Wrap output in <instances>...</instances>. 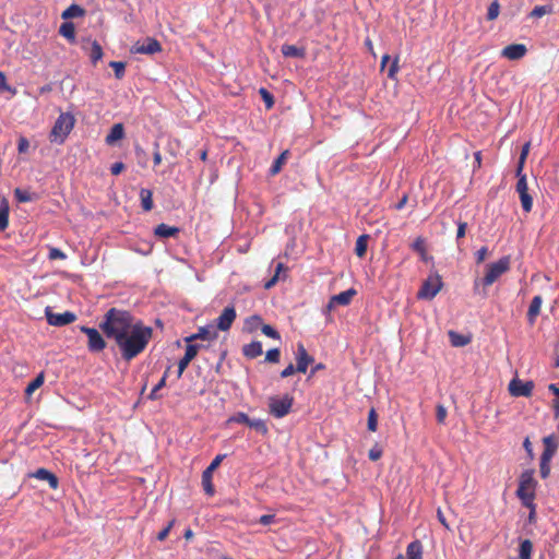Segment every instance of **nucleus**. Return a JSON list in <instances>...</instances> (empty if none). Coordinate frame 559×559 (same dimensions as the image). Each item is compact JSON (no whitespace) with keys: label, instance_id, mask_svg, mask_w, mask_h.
<instances>
[{"label":"nucleus","instance_id":"obj_1","mask_svg":"<svg viewBox=\"0 0 559 559\" xmlns=\"http://www.w3.org/2000/svg\"><path fill=\"white\" fill-rule=\"evenodd\" d=\"M153 335V329L144 325L142 321H136L129 333L122 334L116 344L120 349L121 357L130 361L139 356L147 346Z\"/></svg>","mask_w":559,"mask_h":559},{"label":"nucleus","instance_id":"obj_2","mask_svg":"<svg viewBox=\"0 0 559 559\" xmlns=\"http://www.w3.org/2000/svg\"><path fill=\"white\" fill-rule=\"evenodd\" d=\"M133 317L127 310L110 308L104 316L99 329L108 338L118 340L122 334L129 333L134 326Z\"/></svg>","mask_w":559,"mask_h":559},{"label":"nucleus","instance_id":"obj_3","mask_svg":"<svg viewBox=\"0 0 559 559\" xmlns=\"http://www.w3.org/2000/svg\"><path fill=\"white\" fill-rule=\"evenodd\" d=\"M510 269V257L506 255L498 261L489 263L485 266V275L483 278H476L474 282L475 288L481 284L484 287L491 286L502 274Z\"/></svg>","mask_w":559,"mask_h":559},{"label":"nucleus","instance_id":"obj_4","mask_svg":"<svg viewBox=\"0 0 559 559\" xmlns=\"http://www.w3.org/2000/svg\"><path fill=\"white\" fill-rule=\"evenodd\" d=\"M75 124V118L71 112H61L55 121L49 133V140L62 144Z\"/></svg>","mask_w":559,"mask_h":559},{"label":"nucleus","instance_id":"obj_5","mask_svg":"<svg viewBox=\"0 0 559 559\" xmlns=\"http://www.w3.org/2000/svg\"><path fill=\"white\" fill-rule=\"evenodd\" d=\"M537 480L534 478V469H525L519 478V487L516 489V497L520 500L535 499V491Z\"/></svg>","mask_w":559,"mask_h":559},{"label":"nucleus","instance_id":"obj_6","mask_svg":"<svg viewBox=\"0 0 559 559\" xmlns=\"http://www.w3.org/2000/svg\"><path fill=\"white\" fill-rule=\"evenodd\" d=\"M294 404V397L290 394H285L282 397L272 396L269 399V411L275 418H283L289 414Z\"/></svg>","mask_w":559,"mask_h":559},{"label":"nucleus","instance_id":"obj_7","mask_svg":"<svg viewBox=\"0 0 559 559\" xmlns=\"http://www.w3.org/2000/svg\"><path fill=\"white\" fill-rule=\"evenodd\" d=\"M516 176L519 177L515 190L520 195L522 209L524 212L528 213L533 207V199L528 194L526 176L522 174V166L519 165L516 169Z\"/></svg>","mask_w":559,"mask_h":559},{"label":"nucleus","instance_id":"obj_8","mask_svg":"<svg viewBox=\"0 0 559 559\" xmlns=\"http://www.w3.org/2000/svg\"><path fill=\"white\" fill-rule=\"evenodd\" d=\"M442 280L438 274L430 275L423 283L421 287L417 293V298L419 299H432L442 288Z\"/></svg>","mask_w":559,"mask_h":559},{"label":"nucleus","instance_id":"obj_9","mask_svg":"<svg viewBox=\"0 0 559 559\" xmlns=\"http://www.w3.org/2000/svg\"><path fill=\"white\" fill-rule=\"evenodd\" d=\"M225 456L226 454L216 455L215 459L211 462V464L202 473V487L205 493L210 497L214 496L215 493V488L212 483L214 471L219 466Z\"/></svg>","mask_w":559,"mask_h":559},{"label":"nucleus","instance_id":"obj_10","mask_svg":"<svg viewBox=\"0 0 559 559\" xmlns=\"http://www.w3.org/2000/svg\"><path fill=\"white\" fill-rule=\"evenodd\" d=\"M80 331L88 338L87 348L90 352L98 353L105 349L106 342L97 329L82 325L80 326Z\"/></svg>","mask_w":559,"mask_h":559},{"label":"nucleus","instance_id":"obj_11","mask_svg":"<svg viewBox=\"0 0 559 559\" xmlns=\"http://www.w3.org/2000/svg\"><path fill=\"white\" fill-rule=\"evenodd\" d=\"M45 314L48 324L53 326H64L76 320V316L74 312L66 311L63 313H55L52 312L50 307H46Z\"/></svg>","mask_w":559,"mask_h":559},{"label":"nucleus","instance_id":"obj_12","mask_svg":"<svg viewBox=\"0 0 559 559\" xmlns=\"http://www.w3.org/2000/svg\"><path fill=\"white\" fill-rule=\"evenodd\" d=\"M509 393L514 397H530L534 390L533 381H522L518 378H514L510 381L508 386Z\"/></svg>","mask_w":559,"mask_h":559},{"label":"nucleus","instance_id":"obj_13","mask_svg":"<svg viewBox=\"0 0 559 559\" xmlns=\"http://www.w3.org/2000/svg\"><path fill=\"white\" fill-rule=\"evenodd\" d=\"M160 50L162 46L159 41L153 37H147L144 43L138 41L131 48V52L142 55H154Z\"/></svg>","mask_w":559,"mask_h":559},{"label":"nucleus","instance_id":"obj_14","mask_svg":"<svg viewBox=\"0 0 559 559\" xmlns=\"http://www.w3.org/2000/svg\"><path fill=\"white\" fill-rule=\"evenodd\" d=\"M237 317L234 306L226 307L216 320V330L228 331Z\"/></svg>","mask_w":559,"mask_h":559},{"label":"nucleus","instance_id":"obj_15","mask_svg":"<svg viewBox=\"0 0 559 559\" xmlns=\"http://www.w3.org/2000/svg\"><path fill=\"white\" fill-rule=\"evenodd\" d=\"M200 350V345L198 344H189L186 347V353L183 357L178 362L177 378H181L183 371L187 369L191 360L195 358Z\"/></svg>","mask_w":559,"mask_h":559},{"label":"nucleus","instance_id":"obj_16","mask_svg":"<svg viewBox=\"0 0 559 559\" xmlns=\"http://www.w3.org/2000/svg\"><path fill=\"white\" fill-rule=\"evenodd\" d=\"M82 49L88 53L94 66L103 58V48L96 40L84 38L82 40Z\"/></svg>","mask_w":559,"mask_h":559},{"label":"nucleus","instance_id":"obj_17","mask_svg":"<svg viewBox=\"0 0 559 559\" xmlns=\"http://www.w3.org/2000/svg\"><path fill=\"white\" fill-rule=\"evenodd\" d=\"M296 360V370L302 373H305L308 366L313 362V357L308 354L307 349L301 343H299L297 346Z\"/></svg>","mask_w":559,"mask_h":559},{"label":"nucleus","instance_id":"obj_18","mask_svg":"<svg viewBox=\"0 0 559 559\" xmlns=\"http://www.w3.org/2000/svg\"><path fill=\"white\" fill-rule=\"evenodd\" d=\"M527 52V48L523 44H511L506 46L502 51L501 56L509 59V60H519L523 58Z\"/></svg>","mask_w":559,"mask_h":559},{"label":"nucleus","instance_id":"obj_19","mask_svg":"<svg viewBox=\"0 0 559 559\" xmlns=\"http://www.w3.org/2000/svg\"><path fill=\"white\" fill-rule=\"evenodd\" d=\"M357 294L355 288H349L344 290L337 295L331 297L329 301V307H333L334 305L347 306L350 304L353 297Z\"/></svg>","mask_w":559,"mask_h":559},{"label":"nucleus","instance_id":"obj_20","mask_svg":"<svg viewBox=\"0 0 559 559\" xmlns=\"http://www.w3.org/2000/svg\"><path fill=\"white\" fill-rule=\"evenodd\" d=\"M544 443V451L540 455V457L552 460L555 456L557 449H558V442L554 435L544 437L543 439Z\"/></svg>","mask_w":559,"mask_h":559},{"label":"nucleus","instance_id":"obj_21","mask_svg":"<svg viewBox=\"0 0 559 559\" xmlns=\"http://www.w3.org/2000/svg\"><path fill=\"white\" fill-rule=\"evenodd\" d=\"M33 476L39 480H46L51 489H57L59 486L58 477L46 468H38Z\"/></svg>","mask_w":559,"mask_h":559},{"label":"nucleus","instance_id":"obj_22","mask_svg":"<svg viewBox=\"0 0 559 559\" xmlns=\"http://www.w3.org/2000/svg\"><path fill=\"white\" fill-rule=\"evenodd\" d=\"M263 348L260 341H252L249 344L242 346V355L248 359H254L262 355Z\"/></svg>","mask_w":559,"mask_h":559},{"label":"nucleus","instance_id":"obj_23","mask_svg":"<svg viewBox=\"0 0 559 559\" xmlns=\"http://www.w3.org/2000/svg\"><path fill=\"white\" fill-rule=\"evenodd\" d=\"M542 304H543V298L539 295L535 296L532 299L528 310H527V321L531 325H533L535 323L536 318L540 312Z\"/></svg>","mask_w":559,"mask_h":559},{"label":"nucleus","instance_id":"obj_24","mask_svg":"<svg viewBox=\"0 0 559 559\" xmlns=\"http://www.w3.org/2000/svg\"><path fill=\"white\" fill-rule=\"evenodd\" d=\"M180 233V229L175 226H169L167 224H159L154 229V235L159 238H169L176 237Z\"/></svg>","mask_w":559,"mask_h":559},{"label":"nucleus","instance_id":"obj_25","mask_svg":"<svg viewBox=\"0 0 559 559\" xmlns=\"http://www.w3.org/2000/svg\"><path fill=\"white\" fill-rule=\"evenodd\" d=\"M124 136V128L122 123H116L111 127L109 133L106 135V143L111 145Z\"/></svg>","mask_w":559,"mask_h":559},{"label":"nucleus","instance_id":"obj_26","mask_svg":"<svg viewBox=\"0 0 559 559\" xmlns=\"http://www.w3.org/2000/svg\"><path fill=\"white\" fill-rule=\"evenodd\" d=\"M406 557L405 559H423V545L420 540L416 539L408 544Z\"/></svg>","mask_w":559,"mask_h":559},{"label":"nucleus","instance_id":"obj_27","mask_svg":"<svg viewBox=\"0 0 559 559\" xmlns=\"http://www.w3.org/2000/svg\"><path fill=\"white\" fill-rule=\"evenodd\" d=\"M197 333L199 340L202 341H215L218 337L217 330L214 325L201 326Z\"/></svg>","mask_w":559,"mask_h":559},{"label":"nucleus","instance_id":"obj_28","mask_svg":"<svg viewBox=\"0 0 559 559\" xmlns=\"http://www.w3.org/2000/svg\"><path fill=\"white\" fill-rule=\"evenodd\" d=\"M9 212H10L9 202L5 198H2L0 200V230L1 231L5 230L8 228Z\"/></svg>","mask_w":559,"mask_h":559},{"label":"nucleus","instance_id":"obj_29","mask_svg":"<svg viewBox=\"0 0 559 559\" xmlns=\"http://www.w3.org/2000/svg\"><path fill=\"white\" fill-rule=\"evenodd\" d=\"M262 324H263L262 318L259 314H253V316L248 317L245 320L243 330L248 333H253L258 329H261Z\"/></svg>","mask_w":559,"mask_h":559},{"label":"nucleus","instance_id":"obj_30","mask_svg":"<svg viewBox=\"0 0 559 559\" xmlns=\"http://www.w3.org/2000/svg\"><path fill=\"white\" fill-rule=\"evenodd\" d=\"M140 200L143 211L150 212L153 209V193L150 189L142 188L140 190Z\"/></svg>","mask_w":559,"mask_h":559},{"label":"nucleus","instance_id":"obj_31","mask_svg":"<svg viewBox=\"0 0 559 559\" xmlns=\"http://www.w3.org/2000/svg\"><path fill=\"white\" fill-rule=\"evenodd\" d=\"M281 51L286 58H302L305 56V50L302 48L288 44H284L281 47Z\"/></svg>","mask_w":559,"mask_h":559},{"label":"nucleus","instance_id":"obj_32","mask_svg":"<svg viewBox=\"0 0 559 559\" xmlns=\"http://www.w3.org/2000/svg\"><path fill=\"white\" fill-rule=\"evenodd\" d=\"M60 35L67 38L71 44L75 43V27L72 22H64L59 28Z\"/></svg>","mask_w":559,"mask_h":559},{"label":"nucleus","instance_id":"obj_33","mask_svg":"<svg viewBox=\"0 0 559 559\" xmlns=\"http://www.w3.org/2000/svg\"><path fill=\"white\" fill-rule=\"evenodd\" d=\"M288 156V150H285L284 152L281 153V155L273 162L272 166L270 167L269 173L271 176H275L282 170V167L287 160Z\"/></svg>","mask_w":559,"mask_h":559},{"label":"nucleus","instance_id":"obj_34","mask_svg":"<svg viewBox=\"0 0 559 559\" xmlns=\"http://www.w3.org/2000/svg\"><path fill=\"white\" fill-rule=\"evenodd\" d=\"M533 544L530 539L521 540L519 547V559H532Z\"/></svg>","mask_w":559,"mask_h":559},{"label":"nucleus","instance_id":"obj_35","mask_svg":"<svg viewBox=\"0 0 559 559\" xmlns=\"http://www.w3.org/2000/svg\"><path fill=\"white\" fill-rule=\"evenodd\" d=\"M449 338L451 344L455 347L465 346L471 342V338L468 336H465L454 331L449 332Z\"/></svg>","mask_w":559,"mask_h":559},{"label":"nucleus","instance_id":"obj_36","mask_svg":"<svg viewBox=\"0 0 559 559\" xmlns=\"http://www.w3.org/2000/svg\"><path fill=\"white\" fill-rule=\"evenodd\" d=\"M368 240H369V235H367V234L360 235L357 238L356 246H355V253L359 258L365 257V254L367 252Z\"/></svg>","mask_w":559,"mask_h":559},{"label":"nucleus","instance_id":"obj_37","mask_svg":"<svg viewBox=\"0 0 559 559\" xmlns=\"http://www.w3.org/2000/svg\"><path fill=\"white\" fill-rule=\"evenodd\" d=\"M83 15H84V10L80 5L71 4L62 12L61 17L67 20V19L79 17V16H83Z\"/></svg>","mask_w":559,"mask_h":559},{"label":"nucleus","instance_id":"obj_38","mask_svg":"<svg viewBox=\"0 0 559 559\" xmlns=\"http://www.w3.org/2000/svg\"><path fill=\"white\" fill-rule=\"evenodd\" d=\"M45 376L44 372H40L36 376L35 379H33L25 389V394L31 395L33 392H35L38 388H40L44 383Z\"/></svg>","mask_w":559,"mask_h":559},{"label":"nucleus","instance_id":"obj_39","mask_svg":"<svg viewBox=\"0 0 559 559\" xmlns=\"http://www.w3.org/2000/svg\"><path fill=\"white\" fill-rule=\"evenodd\" d=\"M552 5H537L531 11L530 16L539 19L546 14L552 13Z\"/></svg>","mask_w":559,"mask_h":559},{"label":"nucleus","instance_id":"obj_40","mask_svg":"<svg viewBox=\"0 0 559 559\" xmlns=\"http://www.w3.org/2000/svg\"><path fill=\"white\" fill-rule=\"evenodd\" d=\"M248 427L254 429L255 431L260 432L261 435H266L269 429L264 420L262 419H251L249 420Z\"/></svg>","mask_w":559,"mask_h":559},{"label":"nucleus","instance_id":"obj_41","mask_svg":"<svg viewBox=\"0 0 559 559\" xmlns=\"http://www.w3.org/2000/svg\"><path fill=\"white\" fill-rule=\"evenodd\" d=\"M14 197L21 203L31 202V201L34 200V198H33L34 194H32L27 190H23V189H20V188H16L14 190Z\"/></svg>","mask_w":559,"mask_h":559},{"label":"nucleus","instance_id":"obj_42","mask_svg":"<svg viewBox=\"0 0 559 559\" xmlns=\"http://www.w3.org/2000/svg\"><path fill=\"white\" fill-rule=\"evenodd\" d=\"M550 462L551 460L549 459H544V457H540V462H539V475L543 479H546L549 477L550 475Z\"/></svg>","mask_w":559,"mask_h":559},{"label":"nucleus","instance_id":"obj_43","mask_svg":"<svg viewBox=\"0 0 559 559\" xmlns=\"http://www.w3.org/2000/svg\"><path fill=\"white\" fill-rule=\"evenodd\" d=\"M499 12H500V3L498 0H493L488 7L487 20H489V21L496 20L499 15Z\"/></svg>","mask_w":559,"mask_h":559},{"label":"nucleus","instance_id":"obj_44","mask_svg":"<svg viewBox=\"0 0 559 559\" xmlns=\"http://www.w3.org/2000/svg\"><path fill=\"white\" fill-rule=\"evenodd\" d=\"M249 420H250V417L246 413L238 412L228 418L227 424L237 423V424H245L248 426Z\"/></svg>","mask_w":559,"mask_h":559},{"label":"nucleus","instance_id":"obj_45","mask_svg":"<svg viewBox=\"0 0 559 559\" xmlns=\"http://www.w3.org/2000/svg\"><path fill=\"white\" fill-rule=\"evenodd\" d=\"M109 67L114 69L115 71V76L117 79H122L124 76V72H126V64L121 61H111L109 63Z\"/></svg>","mask_w":559,"mask_h":559},{"label":"nucleus","instance_id":"obj_46","mask_svg":"<svg viewBox=\"0 0 559 559\" xmlns=\"http://www.w3.org/2000/svg\"><path fill=\"white\" fill-rule=\"evenodd\" d=\"M548 390L557 396L552 403V408L556 417H559V388L555 383L548 385Z\"/></svg>","mask_w":559,"mask_h":559},{"label":"nucleus","instance_id":"obj_47","mask_svg":"<svg viewBox=\"0 0 559 559\" xmlns=\"http://www.w3.org/2000/svg\"><path fill=\"white\" fill-rule=\"evenodd\" d=\"M259 94L261 95L265 106L267 109H271L274 105V97L273 95L264 87H261L259 90Z\"/></svg>","mask_w":559,"mask_h":559},{"label":"nucleus","instance_id":"obj_48","mask_svg":"<svg viewBox=\"0 0 559 559\" xmlns=\"http://www.w3.org/2000/svg\"><path fill=\"white\" fill-rule=\"evenodd\" d=\"M367 426L370 431H376L378 428V415L374 408H371L368 413Z\"/></svg>","mask_w":559,"mask_h":559},{"label":"nucleus","instance_id":"obj_49","mask_svg":"<svg viewBox=\"0 0 559 559\" xmlns=\"http://www.w3.org/2000/svg\"><path fill=\"white\" fill-rule=\"evenodd\" d=\"M261 331L267 337H271L273 340H281L280 333L270 324H262Z\"/></svg>","mask_w":559,"mask_h":559},{"label":"nucleus","instance_id":"obj_50","mask_svg":"<svg viewBox=\"0 0 559 559\" xmlns=\"http://www.w3.org/2000/svg\"><path fill=\"white\" fill-rule=\"evenodd\" d=\"M281 352L278 348H272L266 352L265 361L276 364L280 361Z\"/></svg>","mask_w":559,"mask_h":559},{"label":"nucleus","instance_id":"obj_51","mask_svg":"<svg viewBox=\"0 0 559 559\" xmlns=\"http://www.w3.org/2000/svg\"><path fill=\"white\" fill-rule=\"evenodd\" d=\"M176 523V520L173 519L171 521L168 522V524L157 534L156 538L159 540V542H163L167 538L169 532L171 531V528L174 527Z\"/></svg>","mask_w":559,"mask_h":559},{"label":"nucleus","instance_id":"obj_52","mask_svg":"<svg viewBox=\"0 0 559 559\" xmlns=\"http://www.w3.org/2000/svg\"><path fill=\"white\" fill-rule=\"evenodd\" d=\"M447 414V408L442 404H438L436 407V418L439 424H444Z\"/></svg>","mask_w":559,"mask_h":559},{"label":"nucleus","instance_id":"obj_53","mask_svg":"<svg viewBox=\"0 0 559 559\" xmlns=\"http://www.w3.org/2000/svg\"><path fill=\"white\" fill-rule=\"evenodd\" d=\"M48 258L50 260H57V259L64 260L67 258V254L59 248H50Z\"/></svg>","mask_w":559,"mask_h":559},{"label":"nucleus","instance_id":"obj_54","mask_svg":"<svg viewBox=\"0 0 559 559\" xmlns=\"http://www.w3.org/2000/svg\"><path fill=\"white\" fill-rule=\"evenodd\" d=\"M0 91L1 92H11L12 94H15V88H12L8 83H7V78H5V74L0 71Z\"/></svg>","mask_w":559,"mask_h":559},{"label":"nucleus","instance_id":"obj_55","mask_svg":"<svg viewBox=\"0 0 559 559\" xmlns=\"http://www.w3.org/2000/svg\"><path fill=\"white\" fill-rule=\"evenodd\" d=\"M382 456V450L374 445L372 449L369 450L368 457L371 461H378Z\"/></svg>","mask_w":559,"mask_h":559},{"label":"nucleus","instance_id":"obj_56","mask_svg":"<svg viewBox=\"0 0 559 559\" xmlns=\"http://www.w3.org/2000/svg\"><path fill=\"white\" fill-rule=\"evenodd\" d=\"M29 142L26 138L21 136L17 141V151L19 153L23 154L28 151Z\"/></svg>","mask_w":559,"mask_h":559},{"label":"nucleus","instance_id":"obj_57","mask_svg":"<svg viewBox=\"0 0 559 559\" xmlns=\"http://www.w3.org/2000/svg\"><path fill=\"white\" fill-rule=\"evenodd\" d=\"M488 254V248L487 247H481L480 249H478L475 253V259H476V262L479 264L481 262L485 261L486 257Z\"/></svg>","mask_w":559,"mask_h":559},{"label":"nucleus","instance_id":"obj_58","mask_svg":"<svg viewBox=\"0 0 559 559\" xmlns=\"http://www.w3.org/2000/svg\"><path fill=\"white\" fill-rule=\"evenodd\" d=\"M153 160L155 166H158L162 163V154L159 152V144L157 142L154 143Z\"/></svg>","mask_w":559,"mask_h":559},{"label":"nucleus","instance_id":"obj_59","mask_svg":"<svg viewBox=\"0 0 559 559\" xmlns=\"http://www.w3.org/2000/svg\"><path fill=\"white\" fill-rule=\"evenodd\" d=\"M412 248L417 251V252H420V253H425V243H424V240L421 238H417L413 243H412Z\"/></svg>","mask_w":559,"mask_h":559},{"label":"nucleus","instance_id":"obj_60","mask_svg":"<svg viewBox=\"0 0 559 559\" xmlns=\"http://www.w3.org/2000/svg\"><path fill=\"white\" fill-rule=\"evenodd\" d=\"M466 228H467V223H465V222H459L457 223V231H456V239L457 240L465 236Z\"/></svg>","mask_w":559,"mask_h":559},{"label":"nucleus","instance_id":"obj_61","mask_svg":"<svg viewBox=\"0 0 559 559\" xmlns=\"http://www.w3.org/2000/svg\"><path fill=\"white\" fill-rule=\"evenodd\" d=\"M169 370H170V366L167 367V369L164 372L162 379L155 384V391H159V390H162L166 385V380H167Z\"/></svg>","mask_w":559,"mask_h":559},{"label":"nucleus","instance_id":"obj_62","mask_svg":"<svg viewBox=\"0 0 559 559\" xmlns=\"http://www.w3.org/2000/svg\"><path fill=\"white\" fill-rule=\"evenodd\" d=\"M124 169V164L122 162L114 163L110 167V171L114 176L119 175Z\"/></svg>","mask_w":559,"mask_h":559},{"label":"nucleus","instance_id":"obj_63","mask_svg":"<svg viewBox=\"0 0 559 559\" xmlns=\"http://www.w3.org/2000/svg\"><path fill=\"white\" fill-rule=\"evenodd\" d=\"M274 520H275L274 514H263L260 516L259 523L262 525H270L271 523L274 522Z\"/></svg>","mask_w":559,"mask_h":559},{"label":"nucleus","instance_id":"obj_64","mask_svg":"<svg viewBox=\"0 0 559 559\" xmlns=\"http://www.w3.org/2000/svg\"><path fill=\"white\" fill-rule=\"evenodd\" d=\"M295 371H297L296 367H294L293 364H289L285 369L282 370L281 377L282 378L290 377L292 374H294Z\"/></svg>","mask_w":559,"mask_h":559}]
</instances>
